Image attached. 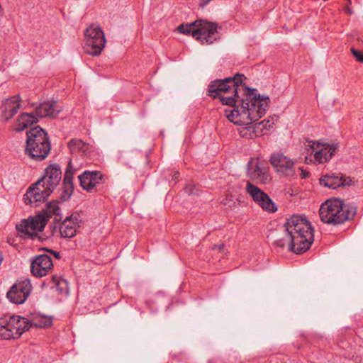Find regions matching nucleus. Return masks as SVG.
<instances>
[{
  "label": "nucleus",
  "mask_w": 363,
  "mask_h": 363,
  "mask_svg": "<svg viewBox=\"0 0 363 363\" xmlns=\"http://www.w3.org/2000/svg\"><path fill=\"white\" fill-rule=\"evenodd\" d=\"M245 78L238 73L233 77L213 80L207 92L208 96L218 98L223 105L229 106L225 114L230 122L246 126L240 130L242 137L254 138L265 134L272 127L269 120L254 123L265 114L269 98L261 96L255 89L247 87L242 83Z\"/></svg>",
  "instance_id": "1"
},
{
  "label": "nucleus",
  "mask_w": 363,
  "mask_h": 363,
  "mask_svg": "<svg viewBox=\"0 0 363 363\" xmlns=\"http://www.w3.org/2000/svg\"><path fill=\"white\" fill-rule=\"evenodd\" d=\"M284 227L291 252L302 254L309 250L314 240V230L306 218L293 216L286 220Z\"/></svg>",
  "instance_id": "2"
},
{
  "label": "nucleus",
  "mask_w": 363,
  "mask_h": 363,
  "mask_svg": "<svg viewBox=\"0 0 363 363\" xmlns=\"http://www.w3.org/2000/svg\"><path fill=\"white\" fill-rule=\"evenodd\" d=\"M61 179L60 167L57 164H50L45 169L44 176L27 190L23 197L25 202L38 206L40 202L44 201L51 194Z\"/></svg>",
  "instance_id": "3"
},
{
  "label": "nucleus",
  "mask_w": 363,
  "mask_h": 363,
  "mask_svg": "<svg viewBox=\"0 0 363 363\" xmlns=\"http://www.w3.org/2000/svg\"><path fill=\"white\" fill-rule=\"evenodd\" d=\"M52 217L54 221L62 220L60 209L56 201L48 203L42 213L22 220L16 225V229L21 237L33 239L37 237L38 232H42L44 230L48 220Z\"/></svg>",
  "instance_id": "4"
},
{
  "label": "nucleus",
  "mask_w": 363,
  "mask_h": 363,
  "mask_svg": "<svg viewBox=\"0 0 363 363\" xmlns=\"http://www.w3.org/2000/svg\"><path fill=\"white\" fill-rule=\"evenodd\" d=\"M357 213L356 206L346 204L340 199H328L319 209L320 220L327 224L339 225L352 219Z\"/></svg>",
  "instance_id": "5"
},
{
  "label": "nucleus",
  "mask_w": 363,
  "mask_h": 363,
  "mask_svg": "<svg viewBox=\"0 0 363 363\" xmlns=\"http://www.w3.org/2000/svg\"><path fill=\"white\" fill-rule=\"evenodd\" d=\"M51 145L47 133L40 126L27 132L26 154L32 160L40 162L49 155Z\"/></svg>",
  "instance_id": "6"
},
{
  "label": "nucleus",
  "mask_w": 363,
  "mask_h": 363,
  "mask_svg": "<svg viewBox=\"0 0 363 363\" xmlns=\"http://www.w3.org/2000/svg\"><path fill=\"white\" fill-rule=\"evenodd\" d=\"M217 24L206 21H196L190 24H181L177 30L182 34L191 35L203 44H211L217 40Z\"/></svg>",
  "instance_id": "7"
},
{
  "label": "nucleus",
  "mask_w": 363,
  "mask_h": 363,
  "mask_svg": "<svg viewBox=\"0 0 363 363\" xmlns=\"http://www.w3.org/2000/svg\"><path fill=\"white\" fill-rule=\"evenodd\" d=\"M30 322L19 315H11L6 320L5 325L0 327V337L4 340L18 339L29 329Z\"/></svg>",
  "instance_id": "8"
},
{
  "label": "nucleus",
  "mask_w": 363,
  "mask_h": 363,
  "mask_svg": "<svg viewBox=\"0 0 363 363\" xmlns=\"http://www.w3.org/2000/svg\"><path fill=\"white\" fill-rule=\"evenodd\" d=\"M84 35L85 52L94 56L100 55L106 43L105 35L101 27L91 24L84 31Z\"/></svg>",
  "instance_id": "9"
},
{
  "label": "nucleus",
  "mask_w": 363,
  "mask_h": 363,
  "mask_svg": "<svg viewBox=\"0 0 363 363\" xmlns=\"http://www.w3.org/2000/svg\"><path fill=\"white\" fill-rule=\"evenodd\" d=\"M306 147L311 154H313L315 160L319 164L328 162L339 148V143H323L318 141L308 140Z\"/></svg>",
  "instance_id": "10"
},
{
  "label": "nucleus",
  "mask_w": 363,
  "mask_h": 363,
  "mask_svg": "<svg viewBox=\"0 0 363 363\" xmlns=\"http://www.w3.org/2000/svg\"><path fill=\"white\" fill-rule=\"evenodd\" d=\"M32 285L30 279H21L17 280L6 294V297L13 303H23L30 294Z\"/></svg>",
  "instance_id": "11"
},
{
  "label": "nucleus",
  "mask_w": 363,
  "mask_h": 363,
  "mask_svg": "<svg viewBox=\"0 0 363 363\" xmlns=\"http://www.w3.org/2000/svg\"><path fill=\"white\" fill-rule=\"evenodd\" d=\"M247 194L252 198L253 201L260 206L263 210L274 213L277 211V208L270 197L258 186L250 182H247L245 187Z\"/></svg>",
  "instance_id": "12"
},
{
  "label": "nucleus",
  "mask_w": 363,
  "mask_h": 363,
  "mask_svg": "<svg viewBox=\"0 0 363 363\" xmlns=\"http://www.w3.org/2000/svg\"><path fill=\"white\" fill-rule=\"evenodd\" d=\"M247 175L260 184H267L272 180L268 167L259 159H251L248 162Z\"/></svg>",
  "instance_id": "13"
},
{
  "label": "nucleus",
  "mask_w": 363,
  "mask_h": 363,
  "mask_svg": "<svg viewBox=\"0 0 363 363\" xmlns=\"http://www.w3.org/2000/svg\"><path fill=\"white\" fill-rule=\"evenodd\" d=\"M270 163L277 172L286 176H293L295 174V162L281 153L272 154Z\"/></svg>",
  "instance_id": "14"
},
{
  "label": "nucleus",
  "mask_w": 363,
  "mask_h": 363,
  "mask_svg": "<svg viewBox=\"0 0 363 363\" xmlns=\"http://www.w3.org/2000/svg\"><path fill=\"white\" fill-rule=\"evenodd\" d=\"M31 272L36 277L46 276L53 269V263L51 257L48 255L36 256L32 261Z\"/></svg>",
  "instance_id": "15"
},
{
  "label": "nucleus",
  "mask_w": 363,
  "mask_h": 363,
  "mask_svg": "<svg viewBox=\"0 0 363 363\" xmlns=\"http://www.w3.org/2000/svg\"><path fill=\"white\" fill-rule=\"evenodd\" d=\"M352 182L350 177H345L341 174L331 173L323 175L320 179V184L330 189H337L340 186L350 185Z\"/></svg>",
  "instance_id": "16"
},
{
  "label": "nucleus",
  "mask_w": 363,
  "mask_h": 363,
  "mask_svg": "<svg viewBox=\"0 0 363 363\" xmlns=\"http://www.w3.org/2000/svg\"><path fill=\"white\" fill-rule=\"evenodd\" d=\"M78 178L83 189L91 192L102 179L103 175L99 171H84Z\"/></svg>",
  "instance_id": "17"
},
{
  "label": "nucleus",
  "mask_w": 363,
  "mask_h": 363,
  "mask_svg": "<svg viewBox=\"0 0 363 363\" xmlns=\"http://www.w3.org/2000/svg\"><path fill=\"white\" fill-rule=\"evenodd\" d=\"M78 214L73 213L69 217H67L60 225V233L62 238H73L79 228Z\"/></svg>",
  "instance_id": "18"
},
{
  "label": "nucleus",
  "mask_w": 363,
  "mask_h": 363,
  "mask_svg": "<svg viewBox=\"0 0 363 363\" xmlns=\"http://www.w3.org/2000/svg\"><path fill=\"white\" fill-rule=\"evenodd\" d=\"M61 111L58 108L55 101H48L40 104L35 109V113L37 117H56Z\"/></svg>",
  "instance_id": "19"
},
{
  "label": "nucleus",
  "mask_w": 363,
  "mask_h": 363,
  "mask_svg": "<svg viewBox=\"0 0 363 363\" xmlns=\"http://www.w3.org/2000/svg\"><path fill=\"white\" fill-rule=\"evenodd\" d=\"M69 162L65 173L62 186V192L60 196L62 201H65L68 200L72 196L74 190V184L72 182L74 171L70 167Z\"/></svg>",
  "instance_id": "20"
},
{
  "label": "nucleus",
  "mask_w": 363,
  "mask_h": 363,
  "mask_svg": "<svg viewBox=\"0 0 363 363\" xmlns=\"http://www.w3.org/2000/svg\"><path fill=\"white\" fill-rule=\"evenodd\" d=\"M21 97L16 95L6 100L5 108L2 111V117L5 121L11 118L20 108Z\"/></svg>",
  "instance_id": "21"
},
{
  "label": "nucleus",
  "mask_w": 363,
  "mask_h": 363,
  "mask_svg": "<svg viewBox=\"0 0 363 363\" xmlns=\"http://www.w3.org/2000/svg\"><path fill=\"white\" fill-rule=\"evenodd\" d=\"M38 121V120L35 113H23L18 116L14 129L17 132L23 131L34 123H37Z\"/></svg>",
  "instance_id": "22"
},
{
  "label": "nucleus",
  "mask_w": 363,
  "mask_h": 363,
  "mask_svg": "<svg viewBox=\"0 0 363 363\" xmlns=\"http://www.w3.org/2000/svg\"><path fill=\"white\" fill-rule=\"evenodd\" d=\"M51 289L55 288L56 290L61 294H68V283L62 279L60 276L54 275L48 281H45L43 284Z\"/></svg>",
  "instance_id": "23"
},
{
  "label": "nucleus",
  "mask_w": 363,
  "mask_h": 363,
  "mask_svg": "<svg viewBox=\"0 0 363 363\" xmlns=\"http://www.w3.org/2000/svg\"><path fill=\"white\" fill-rule=\"evenodd\" d=\"M68 147L72 154L79 153L83 156H86L89 152V145L78 139H72L68 143Z\"/></svg>",
  "instance_id": "24"
},
{
  "label": "nucleus",
  "mask_w": 363,
  "mask_h": 363,
  "mask_svg": "<svg viewBox=\"0 0 363 363\" xmlns=\"http://www.w3.org/2000/svg\"><path fill=\"white\" fill-rule=\"evenodd\" d=\"M33 324L37 328L48 327L52 324V321L50 319H48L45 318H41L38 322L35 321L32 323H30V326Z\"/></svg>",
  "instance_id": "25"
},
{
  "label": "nucleus",
  "mask_w": 363,
  "mask_h": 363,
  "mask_svg": "<svg viewBox=\"0 0 363 363\" xmlns=\"http://www.w3.org/2000/svg\"><path fill=\"white\" fill-rule=\"evenodd\" d=\"M351 52L356 58L357 61L363 63V52L356 50L354 48H351Z\"/></svg>",
  "instance_id": "26"
},
{
  "label": "nucleus",
  "mask_w": 363,
  "mask_h": 363,
  "mask_svg": "<svg viewBox=\"0 0 363 363\" xmlns=\"http://www.w3.org/2000/svg\"><path fill=\"white\" fill-rule=\"evenodd\" d=\"M221 203L224 206H228L230 208H233L235 206V201L233 200L232 196L226 197L225 199L222 200Z\"/></svg>",
  "instance_id": "27"
},
{
  "label": "nucleus",
  "mask_w": 363,
  "mask_h": 363,
  "mask_svg": "<svg viewBox=\"0 0 363 363\" xmlns=\"http://www.w3.org/2000/svg\"><path fill=\"white\" fill-rule=\"evenodd\" d=\"M185 191L189 194H198V189L196 188L195 186L193 185H189L185 188Z\"/></svg>",
  "instance_id": "28"
},
{
  "label": "nucleus",
  "mask_w": 363,
  "mask_h": 363,
  "mask_svg": "<svg viewBox=\"0 0 363 363\" xmlns=\"http://www.w3.org/2000/svg\"><path fill=\"white\" fill-rule=\"evenodd\" d=\"M298 170L301 172V178H306L308 177L309 173L308 172H306V170H304L303 168L299 167Z\"/></svg>",
  "instance_id": "29"
},
{
  "label": "nucleus",
  "mask_w": 363,
  "mask_h": 363,
  "mask_svg": "<svg viewBox=\"0 0 363 363\" xmlns=\"http://www.w3.org/2000/svg\"><path fill=\"white\" fill-rule=\"evenodd\" d=\"M224 245L223 244H221V245H215L213 247V250H219L220 252H223V250H224Z\"/></svg>",
  "instance_id": "30"
},
{
  "label": "nucleus",
  "mask_w": 363,
  "mask_h": 363,
  "mask_svg": "<svg viewBox=\"0 0 363 363\" xmlns=\"http://www.w3.org/2000/svg\"><path fill=\"white\" fill-rule=\"evenodd\" d=\"M275 245L278 247H284V243L283 242L282 240H277L275 242Z\"/></svg>",
  "instance_id": "31"
},
{
  "label": "nucleus",
  "mask_w": 363,
  "mask_h": 363,
  "mask_svg": "<svg viewBox=\"0 0 363 363\" xmlns=\"http://www.w3.org/2000/svg\"><path fill=\"white\" fill-rule=\"evenodd\" d=\"M49 252L52 254H53V255L55 256V257H56L57 259H60V253L59 252H55L53 250H49Z\"/></svg>",
  "instance_id": "32"
},
{
  "label": "nucleus",
  "mask_w": 363,
  "mask_h": 363,
  "mask_svg": "<svg viewBox=\"0 0 363 363\" xmlns=\"http://www.w3.org/2000/svg\"><path fill=\"white\" fill-rule=\"evenodd\" d=\"M211 0H202L201 3V6H205L206 4H208L209 3Z\"/></svg>",
  "instance_id": "33"
},
{
  "label": "nucleus",
  "mask_w": 363,
  "mask_h": 363,
  "mask_svg": "<svg viewBox=\"0 0 363 363\" xmlns=\"http://www.w3.org/2000/svg\"><path fill=\"white\" fill-rule=\"evenodd\" d=\"M339 346H340V347H342V349H344V350H346V349L347 348V347H346V344H345V342H340L339 343Z\"/></svg>",
  "instance_id": "34"
},
{
  "label": "nucleus",
  "mask_w": 363,
  "mask_h": 363,
  "mask_svg": "<svg viewBox=\"0 0 363 363\" xmlns=\"http://www.w3.org/2000/svg\"><path fill=\"white\" fill-rule=\"evenodd\" d=\"M345 12L348 13L349 14H352V9L349 6H347L345 9Z\"/></svg>",
  "instance_id": "35"
},
{
  "label": "nucleus",
  "mask_w": 363,
  "mask_h": 363,
  "mask_svg": "<svg viewBox=\"0 0 363 363\" xmlns=\"http://www.w3.org/2000/svg\"><path fill=\"white\" fill-rule=\"evenodd\" d=\"M179 175V173L178 172H176L173 175V179H177Z\"/></svg>",
  "instance_id": "36"
},
{
  "label": "nucleus",
  "mask_w": 363,
  "mask_h": 363,
  "mask_svg": "<svg viewBox=\"0 0 363 363\" xmlns=\"http://www.w3.org/2000/svg\"><path fill=\"white\" fill-rule=\"evenodd\" d=\"M2 261H3V255H2L1 252H0V264H1Z\"/></svg>",
  "instance_id": "37"
},
{
  "label": "nucleus",
  "mask_w": 363,
  "mask_h": 363,
  "mask_svg": "<svg viewBox=\"0 0 363 363\" xmlns=\"http://www.w3.org/2000/svg\"><path fill=\"white\" fill-rule=\"evenodd\" d=\"M347 1H348V4H352L351 0H347Z\"/></svg>",
  "instance_id": "38"
}]
</instances>
